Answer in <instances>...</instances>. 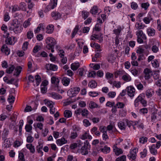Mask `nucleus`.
I'll return each instance as SVG.
<instances>
[{
	"instance_id": "53",
	"label": "nucleus",
	"mask_w": 161,
	"mask_h": 161,
	"mask_svg": "<svg viewBox=\"0 0 161 161\" xmlns=\"http://www.w3.org/2000/svg\"><path fill=\"white\" fill-rule=\"evenodd\" d=\"M149 6V4L148 3H143L141 4V7L144 9L145 10H147Z\"/></svg>"
},
{
	"instance_id": "39",
	"label": "nucleus",
	"mask_w": 161,
	"mask_h": 161,
	"mask_svg": "<svg viewBox=\"0 0 161 161\" xmlns=\"http://www.w3.org/2000/svg\"><path fill=\"white\" fill-rule=\"evenodd\" d=\"M101 151L105 153H109L110 150V148L105 146L103 148L101 149Z\"/></svg>"
},
{
	"instance_id": "2",
	"label": "nucleus",
	"mask_w": 161,
	"mask_h": 161,
	"mask_svg": "<svg viewBox=\"0 0 161 161\" xmlns=\"http://www.w3.org/2000/svg\"><path fill=\"white\" fill-rule=\"evenodd\" d=\"M90 145L87 140L84 142V145L82 146L80 149V153L82 155H86L88 153V150L90 149Z\"/></svg>"
},
{
	"instance_id": "62",
	"label": "nucleus",
	"mask_w": 161,
	"mask_h": 161,
	"mask_svg": "<svg viewBox=\"0 0 161 161\" xmlns=\"http://www.w3.org/2000/svg\"><path fill=\"white\" fill-rule=\"evenodd\" d=\"M84 125L86 127H87L90 126L91 124L89 121L87 119H84L83 121Z\"/></svg>"
},
{
	"instance_id": "31",
	"label": "nucleus",
	"mask_w": 161,
	"mask_h": 161,
	"mask_svg": "<svg viewBox=\"0 0 161 161\" xmlns=\"http://www.w3.org/2000/svg\"><path fill=\"white\" fill-rule=\"evenodd\" d=\"M124 121H120L118 123L119 128L121 130H125L126 126L125 125Z\"/></svg>"
},
{
	"instance_id": "12",
	"label": "nucleus",
	"mask_w": 161,
	"mask_h": 161,
	"mask_svg": "<svg viewBox=\"0 0 161 161\" xmlns=\"http://www.w3.org/2000/svg\"><path fill=\"white\" fill-rule=\"evenodd\" d=\"M80 138L82 140H85L88 139L91 140L92 139V136L89 134V131L85 132L80 136Z\"/></svg>"
},
{
	"instance_id": "33",
	"label": "nucleus",
	"mask_w": 161,
	"mask_h": 161,
	"mask_svg": "<svg viewBox=\"0 0 161 161\" xmlns=\"http://www.w3.org/2000/svg\"><path fill=\"white\" fill-rule=\"evenodd\" d=\"M22 69V68L20 66L17 67L15 70V72L16 73H14V75L18 76L21 72Z\"/></svg>"
},
{
	"instance_id": "40",
	"label": "nucleus",
	"mask_w": 161,
	"mask_h": 161,
	"mask_svg": "<svg viewBox=\"0 0 161 161\" xmlns=\"http://www.w3.org/2000/svg\"><path fill=\"white\" fill-rule=\"evenodd\" d=\"M31 20V18H30L27 20L25 21L23 24V26L24 28H26L31 25L30 22Z\"/></svg>"
},
{
	"instance_id": "56",
	"label": "nucleus",
	"mask_w": 161,
	"mask_h": 161,
	"mask_svg": "<svg viewBox=\"0 0 161 161\" xmlns=\"http://www.w3.org/2000/svg\"><path fill=\"white\" fill-rule=\"evenodd\" d=\"M35 78L36 81V85L38 86L41 81V78L39 75H38L35 76Z\"/></svg>"
},
{
	"instance_id": "61",
	"label": "nucleus",
	"mask_w": 161,
	"mask_h": 161,
	"mask_svg": "<svg viewBox=\"0 0 161 161\" xmlns=\"http://www.w3.org/2000/svg\"><path fill=\"white\" fill-rule=\"evenodd\" d=\"M114 75L113 74L108 72L106 73L105 77L107 79H110L113 78Z\"/></svg>"
},
{
	"instance_id": "55",
	"label": "nucleus",
	"mask_w": 161,
	"mask_h": 161,
	"mask_svg": "<svg viewBox=\"0 0 161 161\" xmlns=\"http://www.w3.org/2000/svg\"><path fill=\"white\" fill-rule=\"evenodd\" d=\"M33 36V32L31 31H28L27 33V38L29 39H31Z\"/></svg>"
},
{
	"instance_id": "10",
	"label": "nucleus",
	"mask_w": 161,
	"mask_h": 161,
	"mask_svg": "<svg viewBox=\"0 0 161 161\" xmlns=\"http://www.w3.org/2000/svg\"><path fill=\"white\" fill-rule=\"evenodd\" d=\"M59 79L57 77L55 76H53L51 78V82L52 84H55V88L59 87L58 83L59 82Z\"/></svg>"
},
{
	"instance_id": "21",
	"label": "nucleus",
	"mask_w": 161,
	"mask_h": 161,
	"mask_svg": "<svg viewBox=\"0 0 161 161\" xmlns=\"http://www.w3.org/2000/svg\"><path fill=\"white\" fill-rule=\"evenodd\" d=\"M54 26L53 25H48L47 27L46 32L48 34H51L53 32L54 28Z\"/></svg>"
},
{
	"instance_id": "23",
	"label": "nucleus",
	"mask_w": 161,
	"mask_h": 161,
	"mask_svg": "<svg viewBox=\"0 0 161 161\" xmlns=\"http://www.w3.org/2000/svg\"><path fill=\"white\" fill-rule=\"evenodd\" d=\"M79 67L80 64L78 62L72 63L71 65V68L74 71L76 70Z\"/></svg>"
},
{
	"instance_id": "48",
	"label": "nucleus",
	"mask_w": 161,
	"mask_h": 161,
	"mask_svg": "<svg viewBox=\"0 0 161 161\" xmlns=\"http://www.w3.org/2000/svg\"><path fill=\"white\" fill-rule=\"evenodd\" d=\"M15 67L14 65H11L9 68L6 70V72L8 74H10L14 71Z\"/></svg>"
},
{
	"instance_id": "13",
	"label": "nucleus",
	"mask_w": 161,
	"mask_h": 161,
	"mask_svg": "<svg viewBox=\"0 0 161 161\" xmlns=\"http://www.w3.org/2000/svg\"><path fill=\"white\" fill-rule=\"evenodd\" d=\"M67 142V141L64 137H62L61 139H59L56 140V143L58 145L61 146L66 144Z\"/></svg>"
},
{
	"instance_id": "17",
	"label": "nucleus",
	"mask_w": 161,
	"mask_h": 161,
	"mask_svg": "<svg viewBox=\"0 0 161 161\" xmlns=\"http://www.w3.org/2000/svg\"><path fill=\"white\" fill-rule=\"evenodd\" d=\"M136 35L137 37H142L143 40H146L147 39L145 35L144 34L142 30H138L136 32Z\"/></svg>"
},
{
	"instance_id": "27",
	"label": "nucleus",
	"mask_w": 161,
	"mask_h": 161,
	"mask_svg": "<svg viewBox=\"0 0 161 161\" xmlns=\"http://www.w3.org/2000/svg\"><path fill=\"white\" fill-rule=\"evenodd\" d=\"M97 86V82L95 80H92L89 82L88 86L91 88H95Z\"/></svg>"
},
{
	"instance_id": "51",
	"label": "nucleus",
	"mask_w": 161,
	"mask_h": 161,
	"mask_svg": "<svg viewBox=\"0 0 161 161\" xmlns=\"http://www.w3.org/2000/svg\"><path fill=\"white\" fill-rule=\"evenodd\" d=\"M78 136V134L75 131V130L73 132H71L70 134V138L71 139H75Z\"/></svg>"
},
{
	"instance_id": "36",
	"label": "nucleus",
	"mask_w": 161,
	"mask_h": 161,
	"mask_svg": "<svg viewBox=\"0 0 161 161\" xmlns=\"http://www.w3.org/2000/svg\"><path fill=\"white\" fill-rule=\"evenodd\" d=\"M81 13L82 17L84 19H86L89 15V13L86 11L83 10Z\"/></svg>"
},
{
	"instance_id": "34",
	"label": "nucleus",
	"mask_w": 161,
	"mask_h": 161,
	"mask_svg": "<svg viewBox=\"0 0 161 161\" xmlns=\"http://www.w3.org/2000/svg\"><path fill=\"white\" fill-rule=\"evenodd\" d=\"M155 30L152 28H149L147 30V33L149 36H153L155 35Z\"/></svg>"
},
{
	"instance_id": "14",
	"label": "nucleus",
	"mask_w": 161,
	"mask_h": 161,
	"mask_svg": "<svg viewBox=\"0 0 161 161\" xmlns=\"http://www.w3.org/2000/svg\"><path fill=\"white\" fill-rule=\"evenodd\" d=\"M51 16L55 20H58L61 18V15L58 12L53 11L51 13Z\"/></svg>"
},
{
	"instance_id": "26",
	"label": "nucleus",
	"mask_w": 161,
	"mask_h": 161,
	"mask_svg": "<svg viewBox=\"0 0 161 161\" xmlns=\"http://www.w3.org/2000/svg\"><path fill=\"white\" fill-rule=\"evenodd\" d=\"M89 107L92 109L99 108L100 106L93 101H91L89 104Z\"/></svg>"
},
{
	"instance_id": "9",
	"label": "nucleus",
	"mask_w": 161,
	"mask_h": 161,
	"mask_svg": "<svg viewBox=\"0 0 161 161\" xmlns=\"http://www.w3.org/2000/svg\"><path fill=\"white\" fill-rule=\"evenodd\" d=\"M46 68L47 70H51L55 71L58 69V66L52 64H47L46 65Z\"/></svg>"
},
{
	"instance_id": "28",
	"label": "nucleus",
	"mask_w": 161,
	"mask_h": 161,
	"mask_svg": "<svg viewBox=\"0 0 161 161\" xmlns=\"http://www.w3.org/2000/svg\"><path fill=\"white\" fill-rule=\"evenodd\" d=\"M44 27L43 24L41 23L39 25L37 28L35 30L34 32L36 34L40 32L41 29L44 30Z\"/></svg>"
},
{
	"instance_id": "16",
	"label": "nucleus",
	"mask_w": 161,
	"mask_h": 161,
	"mask_svg": "<svg viewBox=\"0 0 161 161\" xmlns=\"http://www.w3.org/2000/svg\"><path fill=\"white\" fill-rule=\"evenodd\" d=\"M123 121L125 122L126 123L127 125L130 127L131 125H133L134 124V125H136L138 124V122L136 121H133L130 120H129L127 119H124L123 120Z\"/></svg>"
},
{
	"instance_id": "29",
	"label": "nucleus",
	"mask_w": 161,
	"mask_h": 161,
	"mask_svg": "<svg viewBox=\"0 0 161 161\" xmlns=\"http://www.w3.org/2000/svg\"><path fill=\"white\" fill-rule=\"evenodd\" d=\"M150 151L151 153L153 155H156L157 154V151L155 149L154 144H153L151 146L149 147Z\"/></svg>"
},
{
	"instance_id": "35",
	"label": "nucleus",
	"mask_w": 161,
	"mask_h": 161,
	"mask_svg": "<svg viewBox=\"0 0 161 161\" xmlns=\"http://www.w3.org/2000/svg\"><path fill=\"white\" fill-rule=\"evenodd\" d=\"M8 129H4V130L3 131V133L2 134V138L3 140H6V138H7V137L8 135Z\"/></svg>"
},
{
	"instance_id": "49",
	"label": "nucleus",
	"mask_w": 161,
	"mask_h": 161,
	"mask_svg": "<svg viewBox=\"0 0 161 161\" xmlns=\"http://www.w3.org/2000/svg\"><path fill=\"white\" fill-rule=\"evenodd\" d=\"M113 31L114 32L113 33L116 35V36H119L121 31V28H120L117 29H115L113 30Z\"/></svg>"
},
{
	"instance_id": "37",
	"label": "nucleus",
	"mask_w": 161,
	"mask_h": 161,
	"mask_svg": "<svg viewBox=\"0 0 161 161\" xmlns=\"http://www.w3.org/2000/svg\"><path fill=\"white\" fill-rule=\"evenodd\" d=\"M90 12L92 14L95 15L98 12V8L97 6H93L91 9Z\"/></svg>"
},
{
	"instance_id": "42",
	"label": "nucleus",
	"mask_w": 161,
	"mask_h": 161,
	"mask_svg": "<svg viewBox=\"0 0 161 161\" xmlns=\"http://www.w3.org/2000/svg\"><path fill=\"white\" fill-rule=\"evenodd\" d=\"M72 113L71 111L66 110L64 113V116L66 118H69L72 116Z\"/></svg>"
},
{
	"instance_id": "32",
	"label": "nucleus",
	"mask_w": 161,
	"mask_h": 161,
	"mask_svg": "<svg viewBox=\"0 0 161 161\" xmlns=\"http://www.w3.org/2000/svg\"><path fill=\"white\" fill-rule=\"evenodd\" d=\"M19 8L20 10L25 11L26 9V5L24 2H21L19 5Z\"/></svg>"
},
{
	"instance_id": "22",
	"label": "nucleus",
	"mask_w": 161,
	"mask_h": 161,
	"mask_svg": "<svg viewBox=\"0 0 161 161\" xmlns=\"http://www.w3.org/2000/svg\"><path fill=\"white\" fill-rule=\"evenodd\" d=\"M130 72L134 76H138L140 73L138 68H131L130 69Z\"/></svg>"
},
{
	"instance_id": "24",
	"label": "nucleus",
	"mask_w": 161,
	"mask_h": 161,
	"mask_svg": "<svg viewBox=\"0 0 161 161\" xmlns=\"http://www.w3.org/2000/svg\"><path fill=\"white\" fill-rule=\"evenodd\" d=\"M27 148L30 150V152L32 153H34L35 152V149L34 146L31 144H28L26 145Z\"/></svg>"
},
{
	"instance_id": "50",
	"label": "nucleus",
	"mask_w": 161,
	"mask_h": 161,
	"mask_svg": "<svg viewBox=\"0 0 161 161\" xmlns=\"http://www.w3.org/2000/svg\"><path fill=\"white\" fill-rule=\"evenodd\" d=\"M79 26L76 25L73 31L72 34V37L73 38L76 35L79 30Z\"/></svg>"
},
{
	"instance_id": "15",
	"label": "nucleus",
	"mask_w": 161,
	"mask_h": 161,
	"mask_svg": "<svg viewBox=\"0 0 161 161\" xmlns=\"http://www.w3.org/2000/svg\"><path fill=\"white\" fill-rule=\"evenodd\" d=\"M1 51L6 55H8L10 53V50L6 44L3 45L1 47Z\"/></svg>"
},
{
	"instance_id": "4",
	"label": "nucleus",
	"mask_w": 161,
	"mask_h": 161,
	"mask_svg": "<svg viewBox=\"0 0 161 161\" xmlns=\"http://www.w3.org/2000/svg\"><path fill=\"white\" fill-rule=\"evenodd\" d=\"M145 95L144 93H142L139 94L138 97L135 100L134 102V106L136 107H138L139 105V102L144 99Z\"/></svg>"
},
{
	"instance_id": "25",
	"label": "nucleus",
	"mask_w": 161,
	"mask_h": 161,
	"mask_svg": "<svg viewBox=\"0 0 161 161\" xmlns=\"http://www.w3.org/2000/svg\"><path fill=\"white\" fill-rule=\"evenodd\" d=\"M22 28L21 25L19 24L15 28H14V29L13 31L15 33L18 34L21 32L22 31Z\"/></svg>"
},
{
	"instance_id": "60",
	"label": "nucleus",
	"mask_w": 161,
	"mask_h": 161,
	"mask_svg": "<svg viewBox=\"0 0 161 161\" xmlns=\"http://www.w3.org/2000/svg\"><path fill=\"white\" fill-rule=\"evenodd\" d=\"M126 157L125 156L123 155L122 156L117 158L116 161H126Z\"/></svg>"
},
{
	"instance_id": "5",
	"label": "nucleus",
	"mask_w": 161,
	"mask_h": 161,
	"mask_svg": "<svg viewBox=\"0 0 161 161\" xmlns=\"http://www.w3.org/2000/svg\"><path fill=\"white\" fill-rule=\"evenodd\" d=\"M127 94L130 97H133L134 96L135 89L132 86H128L126 88Z\"/></svg>"
},
{
	"instance_id": "11",
	"label": "nucleus",
	"mask_w": 161,
	"mask_h": 161,
	"mask_svg": "<svg viewBox=\"0 0 161 161\" xmlns=\"http://www.w3.org/2000/svg\"><path fill=\"white\" fill-rule=\"evenodd\" d=\"M19 24V23L17 19L13 20L9 28V30L10 31H13L14 28H15Z\"/></svg>"
},
{
	"instance_id": "43",
	"label": "nucleus",
	"mask_w": 161,
	"mask_h": 161,
	"mask_svg": "<svg viewBox=\"0 0 161 161\" xmlns=\"http://www.w3.org/2000/svg\"><path fill=\"white\" fill-rule=\"evenodd\" d=\"M147 137L142 136L139 138V142L142 144H144L147 142Z\"/></svg>"
},
{
	"instance_id": "63",
	"label": "nucleus",
	"mask_w": 161,
	"mask_h": 161,
	"mask_svg": "<svg viewBox=\"0 0 161 161\" xmlns=\"http://www.w3.org/2000/svg\"><path fill=\"white\" fill-rule=\"evenodd\" d=\"M10 19V17L9 15V14L8 12L5 13L4 15V20L5 21H8Z\"/></svg>"
},
{
	"instance_id": "45",
	"label": "nucleus",
	"mask_w": 161,
	"mask_h": 161,
	"mask_svg": "<svg viewBox=\"0 0 161 161\" xmlns=\"http://www.w3.org/2000/svg\"><path fill=\"white\" fill-rule=\"evenodd\" d=\"M25 129L26 132L31 133V132L32 126L31 125L26 124L25 126Z\"/></svg>"
},
{
	"instance_id": "8",
	"label": "nucleus",
	"mask_w": 161,
	"mask_h": 161,
	"mask_svg": "<svg viewBox=\"0 0 161 161\" xmlns=\"http://www.w3.org/2000/svg\"><path fill=\"white\" fill-rule=\"evenodd\" d=\"M58 0H53L51 1V2L47 6V8L49 10L53 9L56 7L57 4Z\"/></svg>"
},
{
	"instance_id": "57",
	"label": "nucleus",
	"mask_w": 161,
	"mask_h": 161,
	"mask_svg": "<svg viewBox=\"0 0 161 161\" xmlns=\"http://www.w3.org/2000/svg\"><path fill=\"white\" fill-rule=\"evenodd\" d=\"M152 64L154 67L157 68L159 66V64L157 60L156 59L152 61Z\"/></svg>"
},
{
	"instance_id": "1",
	"label": "nucleus",
	"mask_w": 161,
	"mask_h": 161,
	"mask_svg": "<svg viewBox=\"0 0 161 161\" xmlns=\"http://www.w3.org/2000/svg\"><path fill=\"white\" fill-rule=\"evenodd\" d=\"M47 44L46 48L48 49H50L51 48H54V46L56 44L55 40L52 37H47L45 40Z\"/></svg>"
},
{
	"instance_id": "44",
	"label": "nucleus",
	"mask_w": 161,
	"mask_h": 161,
	"mask_svg": "<svg viewBox=\"0 0 161 161\" xmlns=\"http://www.w3.org/2000/svg\"><path fill=\"white\" fill-rule=\"evenodd\" d=\"M135 85L139 90H142L143 89V86L140 82H136L135 83Z\"/></svg>"
},
{
	"instance_id": "59",
	"label": "nucleus",
	"mask_w": 161,
	"mask_h": 161,
	"mask_svg": "<svg viewBox=\"0 0 161 161\" xmlns=\"http://www.w3.org/2000/svg\"><path fill=\"white\" fill-rule=\"evenodd\" d=\"M89 94L90 96L94 97L97 96L99 94L96 92H90L89 93Z\"/></svg>"
},
{
	"instance_id": "20",
	"label": "nucleus",
	"mask_w": 161,
	"mask_h": 161,
	"mask_svg": "<svg viewBox=\"0 0 161 161\" xmlns=\"http://www.w3.org/2000/svg\"><path fill=\"white\" fill-rule=\"evenodd\" d=\"M62 81L64 85L65 86H67L69 83L70 80L68 78L64 77L62 79Z\"/></svg>"
},
{
	"instance_id": "58",
	"label": "nucleus",
	"mask_w": 161,
	"mask_h": 161,
	"mask_svg": "<svg viewBox=\"0 0 161 161\" xmlns=\"http://www.w3.org/2000/svg\"><path fill=\"white\" fill-rule=\"evenodd\" d=\"M92 36H93L95 39L98 40L99 42H101L103 41V39L102 38H101L100 36L98 35L93 34L92 35Z\"/></svg>"
},
{
	"instance_id": "47",
	"label": "nucleus",
	"mask_w": 161,
	"mask_h": 161,
	"mask_svg": "<svg viewBox=\"0 0 161 161\" xmlns=\"http://www.w3.org/2000/svg\"><path fill=\"white\" fill-rule=\"evenodd\" d=\"M114 151L116 155H119L123 153L122 150L121 149L117 148L114 149Z\"/></svg>"
},
{
	"instance_id": "38",
	"label": "nucleus",
	"mask_w": 161,
	"mask_h": 161,
	"mask_svg": "<svg viewBox=\"0 0 161 161\" xmlns=\"http://www.w3.org/2000/svg\"><path fill=\"white\" fill-rule=\"evenodd\" d=\"M67 94L70 97H74L76 95V93L74 92V91L73 90L72 88H71L70 90H69L67 92Z\"/></svg>"
},
{
	"instance_id": "41",
	"label": "nucleus",
	"mask_w": 161,
	"mask_h": 161,
	"mask_svg": "<svg viewBox=\"0 0 161 161\" xmlns=\"http://www.w3.org/2000/svg\"><path fill=\"white\" fill-rule=\"evenodd\" d=\"M145 26H146L145 25H143L142 23H136L135 25L136 28L137 30L143 29Z\"/></svg>"
},
{
	"instance_id": "7",
	"label": "nucleus",
	"mask_w": 161,
	"mask_h": 161,
	"mask_svg": "<svg viewBox=\"0 0 161 161\" xmlns=\"http://www.w3.org/2000/svg\"><path fill=\"white\" fill-rule=\"evenodd\" d=\"M145 79H149L152 75L153 74L151 70L148 68L145 69L144 71Z\"/></svg>"
},
{
	"instance_id": "46",
	"label": "nucleus",
	"mask_w": 161,
	"mask_h": 161,
	"mask_svg": "<svg viewBox=\"0 0 161 161\" xmlns=\"http://www.w3.org/2000/svg\"><path fill=\"white\" fill-rule=\"evenodd\" d=\"M151 121L153 122H156L157 121L156 114L153 113L151 116Z\"/></svg>"
},
{
	"instance_id": "30",
	"label": "nucleus",
	"mask_w": 161,
	"mask_h": 161,
	"mask_svg": "<svg viewBox=\"0 0 161 161\" xmlns=\"http://www.w3.org/2000/svg\"><path fill=\"white\" fill-rule=\"evenodd\" d=\"M122 79L124 81H129L131 80V77L127 74L126 73L122 76Z\"/></svg>"
},
{
	"instance_id": "6",
	"label": "nucleus",
	"mask_w": 161,
	"mask_h": 161,
	"mask_svg": "<svg viewBox=\"0 0 161 161\" xmlns=\"http://www.w3.org/2000/svg\"><path fill=\"white\" fill-rule=\"evenodd\" d=\"M137 151L138 149L136 148L133 150H131L130 151V153L127 155V156L130 159L131 158L132 159H135L136 158V156Z\"/></svg>"
},
{
	"instance_id": "54",
	"label": "nucleus",
	"mask_w": 161,
	"mask_h": 161,
	"mask_svg": "<svg viewBox=\"0 0 161 161\" xmlns=\"http://www.w3.org/2000/svg\"><path fill=\"white\" fill-rule=\"evenodd\" d=\"M99 130L100 132H102L103 134L107 133V128L105 126H101L99 128Z\"/></svg>"
},
{
	"instance_id": "3",
	"label": "nucleus",
	"mask_w": 161,
	"mask_h": 161,
	"mask_svg": "<svg viewBox=\"0 0 161 161\" xmlns=\"http://www.w3.org/2000/svg\"><path fill=\"white\" fill-rule=\"evenodd\" d=\"M9 35V33H6V37L5 41L6 44L9 45L14 44L15 42L14 41L15 37L14 36L10 37Z\"/></svg>"
},
{
	"instance_id": "52",
	"label": "nucleus",
	"mask_w": 161,
	"mask_h": 161,
	"mask_svg": "<svg viewBox=\"0 0 161 161\" xmlns=\"http://www.w3.org/2000/svg\"><path fill=\"white\" fill-rule=\"evenodd\" d=\"M131 8L133 9L134 10L136 9L138 7V5L137 3L134 2H132L131 3Z\"/></svg>"
},
{
	"instance_id": "19",
	"label": "nucleus",
	"mask_w": 161,
	"mask_h": 161,
	"mask_svg": "<svg viewBox=\"0 0 161 161\" xmlns=\"http://www.w3.org/2000/svg\"><path fill=\"white\" fill-rule=\"evenodd\" d=\"M154 93L152 89H148L146 92V95L147 98H149L152 96Z\"/></svg>"
},
{
	"instance_id": "18",
	"label": "nucleus",
	"mask_w": 161,
	"mask_h": 161,
	"mask_svg": "<svg viewBox=\"0 0 161 161\" xmlns=\"http://www.w3.org/2000/svg\"><path fill=\"white\" fill-rule=\"evenodd\" d=\"M49 96L56 99H61L62 98V97L60 95L55 92L50 93Z\"/></svg>"
},
{
	"instance_id": "64",
	"label": "nucleus",
	"mask_w": 161,
	"mask_h": 161,
	"mask_svg": "<svg viewBox=\"0 0 161 161\" xmlns=\"http://www.w3.org/2000/svg\"><path fill=\"white\" fill-rule=\"evenodd\" d=\"M144 51V49L140 47H139L137 49L136 53L140 55H142V53H143Z\"/></svg>"
}]
</instances>
